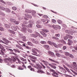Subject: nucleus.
<instances>
[{"mask_svg": "<svg viewBox=\"0 0 77 77\" xmlns=\"http://www.w3.org/2000/svg\"><path fill=\"white\" fill-rule=\"evenodd\" d=\"M29 57H30V58H29V59L32 61V62H33L34 63H35V60L36 59H37V58L36 57H34L33 56H32V55H29Z\"/></svg>", "mask_w": 77, "mask_h": 77, "instance_id": "f257e3e1", "label": "nucleus"}, {"mask_svg": "<svg viewBox=\"0 0 77 77\" xmlns=\"http://www.w3.org/2000/svg\"><path fill=\"white\" fill-rule=\"evenodd\" d=\"M36 51H37V52H38V53L39 52V51L38 50H37V49L36 48H34L33 49H32V51L33 53H32V54H33V55H36V54H37V53Z\"/></svg>", "mask_w": 77, "mask_h": 77, "instance_id": "f03ea898", "label": "nucleus"}, {"mask_svg": "<svg viewBox=\"0 0 77 77\" xmlns=\"http://www.w3.org/2000/svg\"><path fill=\"white\" fill-rule=\"evenodd\" d=\"M35 67L37 69H40L41 68H42V67L39 64H36V66H35Z\"/></svg>", "mask_w": 77, "mask_h": 77, "instance_id": "7ed1b4c3", "label": "nucleus"}, {"mask_svg": "<svg viewBox=\"0 0 77 77\" xmlns=\"http://www.w3.org/2000/svg\"><path fill=\"white\" fill-rule=\"evenodd\" d=\"M40 36L41 35L40 34L38 33V32H36L35 34H32V36L34 37V38H37L38 36Z\"/></svg>", "mask_w": 77, "mask_h": 77, "instance_id": "20e7f679", "label": "nucleus"}, {"mask_svg": "<svg viewBox=\"0 0 77 77\" xmlns=\"http://www.w3.org/2000/svg\"><path fill=\"white\" fill-rule=\"evenodd\" d=\"M21 26L23 27L22 29V30L23 32H25L27 30V28H26L27 26L24 25V24H22Z\"/></svg>", "mask_w": 77, "mask_h": 77, "instance_id": "39448f33", "label": "nucleus"}, {"mask_svg": "<svg viewBox=\"0 0 77 77\" xmlns=\"http://www.w3.org/2000/svg\"><path fill=\"white\" fill-rule=\"evenodd\" d=\"M68 43H67V44L69 45H71V44H72L73 42H72V40H71L70 39H68Z\"/></svg>", "mask_w": 77, "mask_h": 77, "instance_id": "423d86ee", "label": "nucleus"}, {"mask_svg": "<svg viewBox=\"0 0 77 77\" xmlns=\"http://www.w3.org/2000/svg\"><path fill=\"white\" fill-rule=\"evenodd\" d=\"M51 27H53L54 29L55 30H57V27H59V26L53 25L51 26Z\"/></svg>", "mask_w": 77, "mask_h": 77, "instance_id": "0eeeda50", "label": "nucleus"}, {"mask_svg": "<svg viewBox=\"0 0 77 77\" xmlns=\"http://www.w3.org/2000/svg\"><path fill=\"white\" fill-rule=\"evenodd\" d=\"M48 60H49L50 61H51V62H54V63H59L57 61L54 60L51 58H49Z\"/></svg>", "mask_w": 77, "mask_h": 77, "instance_id": "6e6552de", "label": "nucleus"}, {"mask_svg": "<svg viewBox=\"0 0 77 77\" xmlns=\"http://www.w3.org/2000/svg\"><path fill=\"white\" fill-rule=\"evenodd\" d=\"M5 26L6 28H7V29H11L10 25L8 24H5Z\"/></svg>", "mask_w": 77, "mask_h": 77, "instance_id": "1a4fd4ad", "label": "nucleus"}, {"mask_svg": "<svg viewBox=\"0 0 77 77\" xmlns=\"http://www.w3.org/2000/svg\"><path fill=\"white\" fill-rule=\"evenodd\" d=\"M0 48L1 49V50H3V51H5V52H6V51H6V49H5L4 48H3V46L1 44H0Z\"/></svg>", "mask_w": 77, "mask_h": 77, "instance_id": "9d476101", "label": "nucleus"}, {"mask_svg": "<svg viewBox=\"0 0 77 77\" xmlns=\"http://www.w3.org/2000/svg\"><path fill=\"white\" fill-rule=\"evenodd\" d=\"M1 55H3L4 57H6L8 56L6 54H4V52L2 50H1Z\"/></svg>", "mask_w": 77, "mask_h": 77, "instance_id": "9b49d317", "label": "nucleus"}, {"mask_svg": "<svg viewBox=\"0 0 77 77\" xmlns=\"http://www.w3.org/2000/svg\"><path fill=\"white\" fill-rule=\"evenodd\" d=\"M25 15L26 17H27V18H32L31 15H28L27 14H25Z\"/></svg>", "mask_w": 77, "mask_h": 77, "instance_id": "f8f14e48", "label": "nucleus"}, {"mask_svg": "<svg viewBox=\"0 0 77 77\" xmlns=\"http://www.w3.org/2000/svg\"><path fill=\"white\" fill-rule=\"evenodd\" d=\"M31 40H32V41L33 42H34V43H35V44H37L38 43V42L37 41V40L36 39H35L33 38H32Z\"/></svg>", "mask_w": 77, "mask_h": 77, "instance_id": "ddd939ff", "label": "nucleus"}, {"mask_svg": "<svg viewBox=\"0 0 77 77\" xmlns=\"http://www.w3.org/2000/svg\"><path fill=\"white\" fill-rule=\"evenodd\" d=\"M13 50L15 51V53H20L21 52L18 50L16 49H14Z\"/></svg>", "mask_w": 77, "mask_h": 77, "instance_id": "4468645a", "label": "nucleus"}, {"mask_svg": "<svg viewBox=\"0 0 77 77\" xmlns=\"http://www.w3.org/2000/svg\"><path fill=\"white\" fill-rule=\"evenodd\" d=\"M16 46L17 48H19V49H20V50H23V48L22 47L20 46V45H16Z\"/></svg>", "mask_w": 77, "mask_h": 77, "instance_id": "2eb2a0df", "label": "nucleus"}, {"mask_svg": "<svg viewBox=\"0 0 77 77\" xmlns=\"http://www.w3.org/2000/svg\"><path fill=\"white\" fill-rule=\"evenodd\" d=\"M22 41H23L25 42V41H27L26 40V36H22Z\"/></svg>", "mask_w": 77, "mask_h": 77, "instance_id": "dca6fc26", "label": "nucleus"}, {"mask_svg": "<svg viewBox=\"0 0 77 77\" xmlns=\"http://www.w3.org/2000/svg\"><path fill=\"white\" fill-rule=\"evenodd\" d=\"M25 12H26L27 13H31V12H32V11L30 10H29V9H27L25 10Z\"/></svg>", "mask_w": 77, "mask_h": 77, "instance_id": "f3484780", "label": "nucleus"}, {"mask_svg": "<svg viewBox=\"0 0 77 77\" xmlns=\"http://www.w3.org/2000/svg\"><path fill=\"white\" fill-rule=\"evenodd\" d=\"M73 64L74 66H75V68H76V70H77V65L76 63V62H73Z\"/></svg>", "mask_w": 77, "mask_h": 77, "instance_id": "a211bd4d", "label": "nucleus"}, {"mask_svg": "<svg viewBox=\"0 0 77 77\" xmlns=\"http://www.w3.org/2000/svg\"><path fill=\"white\" fill-rule=\"evenodd\" d=\"M43 47L44 48H46V49H48L50 47L49 45H44Z\"/></svg>", "mask_w": 77, "mask_h": 77, "instance_id": "6ab92c4d", "label": "nucleus"}, {"mask_svg": "<svg viewBox=\"0 0 77 77\" xmlns=\"http://www.w3.org/2000/svg\"><path fill=\"white\" fill-rule=\"evenodd\" d=\"M64 53L66 56H69V55H70V54L68 52H65Z\"/></svg>", "mask_w": 77, "mask_h": 77, "instance_id": "aec40b11", "label": "nucleus"}, {"mask_svg": "<svg viewBox=\"0 0 77 77\" xmlns=\"http://www.w3.org/2000/svg\"><path fill=\"white\" fill-rule=\"evenodd\" d=\"M10 21H11V22H12V23H15L16 22V20L15 19H13L12 18H11L10 19Z\"/></svg>", "mask_w": 77, "mask_h": 77, "instance_id": "412c9836", "label": "nucleus"}, {"mask_svg": "<svg viewBox=\"0 0 77 77\" xmlns=\"http://www.w3.org/2000/svg\"><path fill=\"white\" fill-rule=\"evenodd\" d=\"M27 44L28 45H30V46H33V44L32 43V42H27Z\"/></svg>", "mask_w": 77, "mask_h": 77, "instance_id": "4be33fe9", "label": "nucleus"}, {"mask_svg": "<svg viewBox=\"0 0 77 77\" xmlns=\"http://www.w3.org/2000/svg\"><path fill=\"white\" fill-rule=\"evenodd\" d=\"M42 31H43V32H45V33H47L49 32V31H48V30L45 29H42Z\"/></svg>", "mask_w": 77, "mask_h": 77, "instance_id": "5701e85b", "label": "nucleus"}, {"mask_svg": "<svg viewBox=\"0 0 77 77\" xmlns=\"http://www.w3.org/2000/svg\"><path fill=\"white\" fill-rule=\"evenodd\" d=\"M20 59L22 61H23V62H26V61H27V60H26V59H24L23 57H20Z\"/></svg>", "mask_w": 77, "mask_h": 77, "instance_id": "b1692460", "label": "nucleus"}, {"mask_svg": "<svg viewBox=\"0 0 77 77\" xmlns=\"http://www.w3.org/2000/svg\"><path fill=\"white\" fill-rule=\"evenodd\" d=\"M66 69V71H67L69 72V74H71L73 75V74L72 73V72H71L70 70H69V69H68V68H67Z\"/></svg>", "mask_w": 77, "mask_h": 77, "instance_id": "393cba45", "label": "nucleus"}, {"mask_svg": "<svg viewBox=\"0 0 77 77\" xmlns=\"http://www.w3.org/2000/svg\"><path fill=\"white\" fill-rule=\"evenodd\" d=\"M53 42H52L51 41H48L47 42V43H48V44H49V45H52V44H53Z\"/></svg>", "mask_w": 77, "mask_h": 77, "instance_id": "a878e982", "label": "nucleus"}, {"mask_svg": "<svg viewBox=\"0 0 77 77\" xmlns=\"http://www.w3.org/2000/svg\"><path fill=\"white\" fill-rule=\"evenodd\" d=\"M66 36H68V38H70V39H72L73 38L72 37V36L69 35L68 34L66 35Z\"/></svg>", "mask_w": 77, "mask_h": 77, "instance_id": "bb28decb", "label": "nucleus"}, {"mask_svg": "<svg viewBox=\"0 0 77 77\" xmlns=\"http://www.w3.org/2000/svg\"><path fill=\"white\" fill-rule=\"evenodd\" d=\"M0 15L2 16H5V14L3 12L0 11Z\"/></svg>", "mask_w": 77, "mask_h": 77, "instance_id": "cd10ccee", "label": "nucleus"}, {"mask_svg": "<svg viewBox=\"0 0 77 77\" xmlns=\"http://www.w3.org/2000/svg\"><path fill=\"white\" fill-rule=\"evenodd\" d=\"M43 63L44 64V65H48V64H49V63L48 62L45 61H44Z\"/></svg>", "mask_w": 77, "mask_h": 77, "instance_id": "c85d7f7f", "label": "nucleus"}, {"mask_svg": "<svg viewBox=\"0 0 77 77\" xmlns=\"http://www.w3.org/2000/svg\"><path fill=\"white\" fill-rule=\"evenodd\" d=\"M52 45L55 47H56V48H57V44L54 42H53Z\"/></svg>", "mask_w": 77, "mask_h": 77, "instance_id": "c756f323", "label": "nucleus"}, {"mask_svg": "<svg viewBox=\"0 0 77 77\" xmlns=\"http://www.w3.org/2000/svg\"><path fill=\"white\" fill-rule=\"evenodd\" d=\"M10 54H14V55H15V56L16 57H17L18 56V55H17V54H15V53L14 52H10Z\"/></svg>", "mask_w": 77, "mask_h": 77, "instance_id": "7c9ffc66", "label": "nucleus"}, {"mask_svg": "<svg viewBox=\"0 0 77 77\" xmlns=\"http://www.w3.org/2000/svg\"><path fill=\"white\" fill-rule=\"evenodd\" d=\"M21 63H22V64H23L22 65V66L23 67V68H25L26 69V66H25V65H24V62H22Z\"/></svg>", "mask_w": 77, "mask_h": 77, "instance_id": "2f4dec72", "label": "nucleus"}, {"mask_svg": "<svg viewBox=\"0 0 77 77\" xmlns=\"http://www.w3.org/2000/svg\"><path fill=\"white\" fill-rule=\"evenodd\" d=\"M41 44H46V42L45 41H42L40 42Z\"/></svg>", "mask_w": 77, "mask_h": 77, "instance_id": "473e14b6", "label": "nucleus"}, {"mask_svg": "<svg viewBox=\"0 0 77 77\" xmlns=\"http://www.w3.org/2000/svg\"><path fill=\"white\" fill-rule=\"evenodd\" d=\"M18 69L20 70H23V69H24V68H22L21 66H19L18 67Z\"/></svg>", "mask_w": 77, "mask_h": 77, "instance_id": "72a5a7b5", "label": "nucleus"}, {"mask_svg": "<svg viewBox=\"0 0 77 77\" xmlns=\"http://www.w3.org/2000/svg\"><path fill=\"white\" fill-rule=\"evenodd\" d=\"M36 27H37V28H42V26H41L40 25H39V24H37L36 25Z\"/></svg>", "mask_w": 77, "mask_h": 77, "instance_id": "f704fd0d", "label": "nucleus"}, {"mask_svg": "<svg viewBox=\"0 0 77 77\" xmlns=\"http://www.w3.org/2000/svg\"><path fill=\"white\" fill-rule=\"evenodd\" d=\"M57 22L59 23V24H62V21L60 20H57Z\"/></svg>", "mask_w": 77, "mask_h": 77, "instance_id": "c9c22d12", "label": "nucleus"}, {"mask_svg": "<svg viewBox=\"0 0 77 77\" xmlns=\"http://www.w3.org/2000/svg\"><path fill=\"white\" fill-rule=\"evenodd\" d=\"M5 60H6V61H8L9 62H10V61H11V60H12L11 58H6Z\"/></svg>", "mask_w": 77, "mask_h": 77, "instance_id": "e433bc0d", "label": "nucleus"}, {"mask_svg": "<svg viewBox=\"0 0 77 77\" xmlns=\"http://www.w3.org/2000/svg\"><path fill=\"white\" fill-rule=\"evenodd\" d=\"M5 11L6 12H11V10H10V9H9V8H6Z\"/></svg>", "mask_w": 77, "mask_h": 77, "instance_id": "4c0bfd02", "label": "nucleus"}, {"mask_svg": "<svg viewBox=\"0 0 77 77\" xmlns=\"http://www.w3.org/2000/svg\"><path fill=\"white\" fill-rule=\"evenodd\" d=\"M32 25L31 24H29L28 25V27H29V28H32Z\"/></svg>", "mask_w": 77, "mask_h": 77, "instance_id": "58836bf2", "label": "nucleus"}, {"mask_svg": "<svg viewBox=\"0 0 77 77\" xmlns=\"http://www.w3.org/2000/svg\"><path fill=\"white\" fill-rule=\"evenodd\" d=\"M12 9L14 11H17V8L15 7H12Z\"/></svg>", "mask_w": 77, "mask_h": 77, "instance_id": "ea45409f", "label": "nucleus"}, {"mask_svg": "<svg viewBox=\"0 0 77 77\" xmlns=\"http://www.w3.org/2000/svg\"><path fill=\"white\" fill-rule=\"evenodd\" d=\"M52 38L53 39H56V40H58V39H59V38H56L54 36H52Z\"/></svg>", "mask_w": 77, "mask_h": 77, "instance_id": "a19ab883", "label": "nucleus"}, {"mask_svg": "<svg viewBox=\"0 0 77 77\" xmlns=\"http://www.w3.org/2000/svg\"><path fill=\"white\" fill-rule=\"evenodd\" d=\"M49 70L50 71H51V72H55V70H54V69L51 68H49Z\"/></svg>", "mask_w": 77, "mask_h": 77, "instance_id": "79ce46f5", "label": "nucleus"}, {"mask_svg": "<svg viewBox=\"0 0 77 77\" xmlns=\"http://www.w3.org/2000/svg\"><path fill=\"white\" fill-rule=\"evenodd\" d=\"M55 54L56 56H57V57H60V54L56 53Z\"/></svg>", "mask_w": 77, "mask_h": 77, "instance_id": "37998d69", "label": "nucleus"}, {"mask_svg": "<svg viewBox=\"0 0 77 77\" xmlns=\"http://www.w3.org/2000/svg\"><path fill=\"white\" fill-rule=\"evenodd\" d=\"M51 57H55V55H54V54L53 52H52L51 54Z\"/></svg>", "mask_w": 77, "mask_h": 77, "instance_id": "c03bdc74", "label": "nucleus"}, {"mask_svg": "<svg viewBox=\"0 0 77 77\" xmlns=\"http://www.w3.org/2000/svg\"><path fill=\"white\" fill-rule=\"evenodd\" d=\"M11 58L13 59L14 60H15L16 62H17V60H16V58H15L13 56H11Z\"/></svg>", "mask_w": 77, "mask_h": 77, "instance_id": "a18cd8bd", "label": "nucleus"}, {"mask_svg": "<svg viewBox=\"0 0 77 77\" xmlns=\"http://www.w3.org/2000/svg\"><path fill=\"white\" fill-rule=\"evenodd\" d=\"M2 40H3V41H6L7 42V43H8V41L6 40V38H2Z\"/></svg>", "mask_w": 77, "mask_h": 77, "instance_id": "49530a36", "label": "nucleus"}, {"mask_svg": "<svg viewBox=\"0 0 77 77\" xmlns=\"http://www.w3.org/2000/svg\"><path fill=\"white\" fill-rule=\"evenodd\" d=\"M68 39V36H66H66L64 37V39L65 40H66Z\"/></svg>", "mask_w": 77, "mask_h": 77, "instance_id": "de8ad7c7", "label": "nucleus"}, {"mask_svg": "<svg viewBox=\"0 0 77 77\" xmlns=\"http://www.w3.org/2000/svg\"><path fill=\"white\" fill-rule=\"evenodd\" d=\"M0 30L1 31H4V30H5V29H4V28H3L2 27H0Z\"/></svg>", "mask_w": 77, "mask_h": 77, "instance_id": "09e8293b", "label": "nucleus"}, {"mask_svg": "<svg viewBox=\"0 0 77 77\" xmlns=\"http://www.w3.org/2000/svg\"><path fill=\"white\" fill-rule=\"evenodd\" d=\"M62 71L64 73V74H66V70H65V69H63Z\"/></svg>", "mask_w": 77, "mask_h": 77, "instance_id": "8fccbe9b", "label": "nucleus"}, {"mask_svg": "<svg viewBox=\"0 0 77 77\" xmlns=\"http://www.w3.org/2000/svg\"><path fill=\"white\" fill-rule=\"evenodd\" d=\"M42 35L43 37H44V38H45L47 37V34L44 32V33Z\"/></svg>", "mask_w": 77, "mask_h": 77, "instance_id": "3c124183", "label": "nucleus"}, {"mask_svg": "<svg viewBox=\"0 0 77 77\" xmlns=\"http://www.w3.org/2000/svg\"><path fill=\"white\" fill-rule=\"evenodd\" d=\"M55 36L57 37V38H58V37H59L60 36V34H56L55 35Z\"/></svg>", "mask_w": 77, "mask_h": 77, "instance_id": "603ef678", "label": "nucleus"}, {"mask_svg": "<svg viewBox=\"0 0 77 77\" xmlns=\"http://www.w3.org/2000/svg\"><path fill=\"white\" fill-rule=\"evenodd\" d=\"M35 14H36V11H33L32 14L33 15H35Z\"/></svg>", "mask_w": 77, "mask_h": 77, "instance_id": "864d4df0", "label": "nucleus"}, {"mask_svg": "<svg viewBox=\"0 0 77 77\" xmlns=\"http://www.w3.org/2000/svg\"><path fill=\"white\" fill-rule=\"evenodd\" d=\"M0 2H1V3H3L4 4H6V2L3 0H0Z\"/></svg>", "mask_w": 77, "mask_h": 77, "instance_id": "5fc2aeb1", "label": "nucleus"}, {"mask_svg": "<svg viewBox=\"0 0 77 77\" xmlns=\"http://www.w3.org/2000/svg\"><path fill=\"white\" fill-rule=\"evenodd\" d=\"M52 22L53 23H56V20L54 19H52Z\"/></svg>", "mask_w": 77, "mask_h": 77, "instance_id": "6e6d98bb", "label": "nucleus"}, {"mask_svg": "<svg viewBox=\"0 0 77 77\" xmlns=\"http://www.w3.org/2000/svg\"><path fill=\"white\" fill-rule=\"evenodd\" d=\"M28 32H29V33L32 32V30L30 29H28Z\"/></svg>", "mask_w": 77, "mask_h": 77, "instance_id": "4d7b16f0", "label": "nucleus"}, {"mask_svg": "<svg viewBox=\"0 0 77 77\" xmlns=\"http://www.w3.org/2000/svg\"><path fill=\"white\" fill-rule=\"evenodd\" d=\"M17 61H18V62L19 64H21V61L20 60L18 59H17Z\"/></svg>", "mask_w": 77, "mask_h": 77, "instance_id": "13d9d810", "label": "nucleus"}, {"mask_svg": "<svg viewBox=\"0 0 77 77\" xmlns=\"http://www.w3.org/2000/svg\"><path fill=\"white\" fill-rule=\"evenodd\" d=\"M69 57H71V58H74V56H73L72 54H70Z\"/></svg>", "mask_w": 77, "mask_h": 77, "instance_id": "bf43d9fd", "label": "nucleus"}, {"mask_svg": "<svg viewBox=\"0 0 77 77\" xmlns=\"http://www.w3.org/2000/svg\"><path fill=\"white\" fill-rule=\"evenodd\" d=\"M51 68H53V69H56V66H55L53 65Z\"/></svg>", "mask_w": 77, "mask_h": 77, "instance_id": "052dcab7", "label": "nucleus"}, {"mask_svg": "<svg viewBox=\"0 0 77 77\" xmlns=\"http://www.w3.org/2000/svg\"><path fill=\"white\" fill-rule=\"evenodd\" d=\"M40 64H41V65L42 66H43V68H44V69H45V68L46 67L43 64H42V63H40Z\"/></svg>", "mask_w": 77, "mask_h": 77, "instance_id": "680f3d73", "label": "nucleus"}, {"mask_svg": "<svg viewBox=\"0 0 77 77\" xmlns=\"http://www.w3.org/2000/svg\"><path fill=\"white\" fill-rule=\"evenodd\" d=\"M72 72H73L74 74H75V75H77V73L76 72H74V71L73 70H72Z\"/></svg>", "mask_w": 77, "mask_h": 77, "instance_id": "e2e57ef3", "label": "nucleus"}, {"mask_svg": "<svg viewBox=\"0 0 77 77\" xmlns=\"http://www.w3.org/2000/svg\"><path fill=\"white\" fill-rule=\"evenodd\" d=\"M66 48H67L66 46H64L63 47V50H65V49H66Z\"/></svg>", "mask_w": 77, "mask_h": 77, "instance_id": "0e129e2a", "label": "nucleus"}, {"mask_svg": "<svg viewBox=\"0 0 77 77\" xmlns=\"http://www.w3.org/2000/svg\"><path fill=\"white\" fill-rule=\"evenodd\" d=\"M54 51H55V53H59V51H58V50H55Z\"/></svg>", "mask_w": 77, "mask_h": 77, "instance_id": "69168bd1", "label": "nucleus"}, {"mask_svg": "<svg viewBox=\"0 0 77 77\" xmlns=\"http://www.w3.org/2000/svg\"><path fill=\"white\" fill-rule=\"evenodd\" d=\"M62 26H63L64 27H65V28L66 27V25L65 24H62Z\"/></svg>", "mask_w": 77, "mask_h": 77, "instance_id": "338daca9", "label": "nucleus"}, {"mask_svg": "<svg viewBox=\"0 0 77 77\" xmlns=\"http://www.w3.org/2000/svg\"><path fill=\"white\" fill-rule=\"evenodd\" d=\"M69 30H65V32L66 33H69Z\"/></svg>", "mask_w": 77, "mask_h": 77, "instance_id": "774afa93", "label": "nucleus"}]
</instances>
